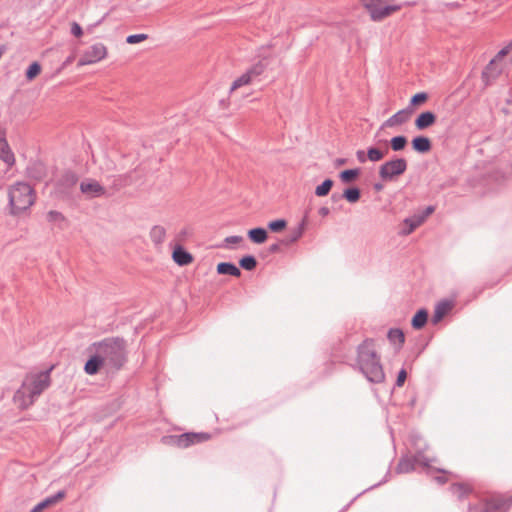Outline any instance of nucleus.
Masks as SVG:
<instances>
[{
    "label": "nucleus",
    "mask_w": 512,
    "mask_h": 512,
    "mask_svg": "<svg viewBox=\"0 0 512 512\" xmlns=\"http://www.w3.org/2000/svg\"><path fill=\"white\" fill-rule=\"evenodd\" d=\"M80 190L89 198L100 197L106 192L105 188L95 180L81 182Z\"/></svg>",
    "instance_id": "nucleus-12"
},
{
    "label": "nucleus",
    "mask_w": 512,
    "mask_h": 512,
    "mask_svg": "<svg viewBox=\"0 0 512 512\" xmlns=\"http://www.w3.org/2000/svg\"><path fill=\"white\" fill-rule=\"evenodd\" d=\"M428 320V312L426 309H420L416 312V314L413 316L411 325L414 329L420 330L422 329Z\"/></svg>",
    "instance_id": "nucleus-24"
},
{
    "label": "nucleus",
    "mask_w": 512,
    "mask_h": 512,
    "mask_svg": "<svg viewBox=\"0 0 512 512\" xmlns=\"http://www.w3.org/2000/svg\"><path fill=\"white\" fill-rule=\"evenodd\" d=\"M382 188H383V185H382V184H380V183H376V184L374 185V189H375L376 191H380V190H382Z\"/></svg>",
    "instance_id": "nucleus-53"
},
{
    "label": "nucleus",
    "mask_w": 512,
    "mask_h": 512,
    "mask_svg": "<svg viewBox=\"0 0 512 512\" xmlns=\"http://www.w3.org/2000/svg\"><path fill=\"white\" fill-rule=\"evenodd\" d=\"M107 56V48L102 43H96L87 48L78 60V66L97 63Z\"/></svg>",
    "instance_id": "nucleus-9"
},
{
    "label": "nucleus",
    "mask_w": 512,
    "mask_h": 512,
    "mask_svg": "<svg viewBox=\"0 0 512 512\" xmlns=\"http://www.w3.org/2000/svg\"><path fill=\"white\" fill-rule=\"evenodd\" d=\"M360 175V169H347L339 173V178L342 183L349 184L354 182Z\"/></svg>",
    "instance_id": "nucleus-29"
},
{
    "label": "nucleus",
    "mask_w": 512,
    "mask_h": 512,
    "mask_svg": "<svg viewBox=\"0 0 512 512\" xmlns=\"http://www.w3.org/2000/svg\"><path fill=\"white\" fill-rule=\"evenodd\" d=\"M512 506V496L493 493L469 503L468 512H508Z\"/></svg>",
    "instance_id": "nucleus-5"
},
{
    "label": "nucleus",
    "mask_w": 512,
    "mask_h": 512,
    "mask_svg": "<svg viewBox=\"0 0 512 512\" xmlns=\"http://www.w3.org/2000/svg\"><path fill=\"white\" fill-rule=\"evenodd\" d=\"M417 464H421L425 467H428L429 464L426 459H421V455H415L411 457H403L397 464L396 470L398 473H409L413 471Z\"/></svg>",
    "instance_id": "nucleus-10"
},
{
    "label": "nucleus",
    "mask_w": 512,
    "mask_h": 512,
    "mask_svg": "<svg viewBox=\"0 0 512 512\" xmlns=\"http://www.w3.org/2000/svg\"><path fill=\"white\" fill-rule=\"evenodd\" d=\"M356 157L360 163H365L368 160L367 153H365L363 150H358L356 152Z\"/></svg>",
    "instance_id": "nucleus-47"
},
{
    "label": "nucleus",
    "mask_w": 512,
    "mask_h": 512,
    "mask_svg": "<svg viewBox=\"0 0 512 512\" xmlns=\"http://www.w3.org/2000/svg\"><path fill=\"white\" fill-rule=\"evenodd\" d=\"M355 367L372 383H382L385 380V373L373 339L367 338L358 345Z\"/></svg>",
    "instance_id": "nucleus-2"
},
{
    "label": "nucleus",
    "mask_w": 512,
    "mask_h": 512,
    "mask_svg": "<svg viewBox=\"0 0 512 512\" xmlns=\"http://www.w3.org/2000/svg\"><path fill=\"white\" fill-rule=\"evenodd\" d=\"M217 273L221 275H231L239 277L241 275L240 269L233 263L221 262L217 265Z\"/></svg>",
    "instance_id": "nucleus-22"
},
{
    "label": "nucleus",
    "mask_w": 512,
    "mask_h": 512,
    "mask_svg": "<svg viewBox=\"0 0 512 512\" xmlns=\"http://www.w3.org/2000/svg\"><path fill=\"white\" fill-rule=\"evenodd\" d=\"M66 496V492L64 490L58 491L55 495H52L50 497H47L45 500H43L46 507H49L51 505L56 504L57 502L64 499Z\"/></svg>",
    "instance_id": "nucleus-37"
},
{
    "label": "nucleus",
    "mask_w": 512,
    "mask_h": 512,
    "mask_svg": "<svg viewBox=\"0 0 512 512\" xmlns=\"http://www.w3.org/2000/svg\"><path fill=\"white\" fill-rule=\"evenodd\" d=\"M172 258L180 266L189 265L193 261V256L181 246L174 249Z\"/></svg>",
    "instance_id": "nucleus-17"
},
{
    "label": "nucleus",
    "mask_w": 512,
    "mask_h": 512,
    "mask_svg": "<svg viewBox=\"0 0 512 512\" xmlns=\"http://www.w3.org/2000/svg\"><path fill=\"white\" fill-rule=\"evenodd\" d=\"M90 350H96L106 366L119 370L126 362V342L119 337L105 338L94 343Z\"/></svg>",
    "instance_id": "nucleus-3"
},
{
    "label": "nucleus",
    "mask_w": 512,
    "mask_h": 512,
    "mask_svg": "<svg viewBox=\"0 0 512 512\" xmlns=\"http://www.w3.org/2000/svg\"><path fill=\"white\" fill-rule=\"evenodd\" d=\"M407 161L404 158H394L379 167V176L383 181H393L407 170Z\"/></svg>",
    "instance_id": "nucleus-8"
},
{
    "label": "nucleus",
    "mask_w": 512,
    "mask_h": 512,
    "mask_svg": "<svg viewBox=\"0 0 512 512\" xmlns=\"http://www.w3.org/2000/svg\"><path fill=\"white\" fill-rule=\"evenodd\" d=\"M239 265L241 268L247 270V271H252L256 268L257 266V261H256V258L252 255H246L244 257H242L239 261Z\"/></svg>",
    "instance_id": "nucleus-33"
},
{
    "label": "nucleus",
    "mask_w": 512,
    "mask_h": 512,
    "mask_svg": "<svg viewBox=\"0 0 512 512\" xmlns=\"http://www.w3.org/2000/svg\"><path fill=\"white\" fill-rule=\"evenodd\" d=\"M385 1L386 0H361L373 21H382L401 9V5H388L381 7Z\"/></svg>",
    "instance_id": "nucleus-7"
},
{
    "label": "nucleus",
    "mask_w": 512,
    "mask_h": 512,
    "mask_svg": "<svg viewBox=\"0 0 512 512\" xmlns=\"http://www.w3.org/2000/svg\"><path fill=\"white\" fill-rule=\"evenodd\" d=\"M252 82L253 81L250 79L248 74L245 72L241 76H239L237 79L234 80V82L231 85L230 92H233L242 86L249 85Z\"/></svg>",
    "instance_id": "nucleus-35"
},
{
    "label": "nucleus",
    "mask_w": 512,
    "mask_h": 512,
    "mask_svg": "<svg viewBox=\"0 0 512 512\" xmlns=\"http://www.w3.org/2000/svg\"><path fill=\"white\" fill-rule=\"evenodd\" d=\"M47 220L49 222L62 223L65 222L66 219L62 213L51 210L47 213Z\"/></svg>",
    "instance_id": "nucleus-39"
},
{
    "label": "nucleus",
    "mask_w": 512,
    "mask_h": 512,
    "mask_svg": "<svg viewBox=\"0 0 512 512\" xmlns=\"http://www.w3.org/2000/svg\"><path fill=\"white\" fill-rule=\"evenodd\" d=\"M243 240L241 236H229L225 239V242L228 244H237L240 243Z\"/></svg>",
    "instance_id": "nucleus-46"
},
{
    "label": "nucleus",
    "mask_w": 512,
    "mask_h": 512,
    "mask_svg": "<svg viewBox=\"0 0 512 512\" xmlns=\"http://www.w3.org/2000/svg\"><path fill=\"white\" fill-rule=\"evenodd\" d=\"M333 180L332 179H325L322 184L318 185L315 189V195L318 197H324L329 194L331 191V188L333 187Z\"/></svg>",
    "instance_id": "nucleus-31"
},
{
    "label": "nucleus",
    "mask_w": 512,
    "mask_h": 512,
    "mask_svg": "<svg viewBox=\"0 0 512 512\" xmlns=\"http://www.w3.org/2000/svg\"><path fill=\"white\" fill-rule=\"evenodd\" d=\"M427 99H428L427 93H425V92L417 93L411 98L410 105H412V106L421 105V104L425 103L427 101Z\"/></svg>",
    "instance_id": "nucleus-40"
},
{
    "label": "nucleus",
    "mask_w": 512,
    "mask_h": 512,
    "mask_svg": "<svg viewBox=\"0 0 512 512\" xmlns=\"http://www.w3.org/2000/svg\"><path fill=\"white\" fill-rule=\"evenodd\" d=\"M210 439L211 435L206 432H187L179 435L163 436L161 438V442L168 446L185 449L192 445L206 442Z\"/></svg>",
    "instance_id": "nucleus-6"
},
{
    "label": "nucleus",
    "mask_w": 512,
    "mask_h": 512,
    "mask_svg": "<svg viewBox=\"0 0 512 512\" xmlns=\"http://www.w3.org/2000/svg\"><path fill=\"white\" fill-rule=\"evenodd\" d=\"M248 238L256 244L264 243L268 238V233L264 228L258 227L248 231Z\"/></svg>",
    "instance_id": "nucleus-23"
},
{
    "label": "nucleus",
    "mask_w": 512,
    "mask_h": 512,
    "mask_svg": "<svg viewBox=\"0 0 512 512\" xmlns=\"http://www.w3.org/2000/svg\"><path fill=\"white\" fill-rule=\"evenodd\" d=\"M507 53H508V48H503L502 50H500L497 53L496 57L490 61V63L486 67L485 71L483 72V75H487L492 70L496 60L503 58Z\"/></svg>",
    "instance_id": "nucleus-41"
},
{
    "label": "nucleus",
    "mask_w": 512,
    "mask_h": 512,
    "mask_svg": "<svg viewBox=\"0 0 512 512\" xmlns=\"http://www.w3.org/2000/svg\"><path fill=\"white\" fill-rule=\"evenodd\" d=\"M318 213H319V215H320V216H322V217H326V216H328V215H329V213H330V209H329L328 207H326V206H323V207H321V208L318 210Z\"/></svg>",
    "instance_id": "nucleus-48"
},
{
    "label": "nucleus",
    "mask_w": 512,
    "mask_h": 512,
    "mask_svg": "<svg viewBox=\"0 0 512 512\" xmlns=\"http://www.w3.org/2000/svg\"><path fill=\"white\" fill-rule=\"evenodd\" d=\"M267 64L263 60L258 61L254 65H252L246 73L250 77L252 81L260 77L266 70Z\"/></svg>",
    "instance_id": "nucleus-26"
},
{
    "label": "nucleus",
    "mask_w": 512,
    "mask_h": 512,
    "mask_svg": "<svg viewBox=\"0 0 512 512\" xmlns=\"http://www.w3.org/2000/svg\"><path fill=\"white\" fill-rule=\"evenodd\" d=\"M28 174L31 178L41 181L46 176V170L43 164L34 163L28 168Z\"/></svg>",
    "instance_id": "nucleus-27"
},
{
    "label": "nucleus",
    "mask_w": 512,
    "mask_h": 512,
    "mask_svg": "<svg viewBox=\"0 0 512 512\" xmlns=\"http://www.w3.org/2000/svg\"><path fill=\"white\" fill-rule=\"evenodd\" d=\"M0 159L3 160L9 166L15 163V157L11 151L7 140L4 137H0Z\"/></svg>",
    "instance_id": "nucleus-20"
},
{
    "label": "nucleus",
    "mask_w": 512,
    "mask_h": 512,
    "mask_svg": "<svg viewBox=\"0 0 512 512\" xmlns=\"http://www.w3.org/2000/svg\"><path fill=\"white\" fill-rule=\"evenodd\" d=\"M342 197L349 203H356L361 198V191L358 187H349L344 190Z\"/></svg>",
    "instance_id": "nucleus-30"
},
{
    "label": "nucleus",
    "mask_w": 512,
    "mask_h": 512,
    "mask_svg": "<svg viewBox=\"0 0 512 512\" xmlns=\"http://www.w3.org/2000/svg\"><path fill=\"white\" fill-rule=\"evenodd\" d=\"M308 223V213L306 212L298 226L290 231V233L281 239V243L284 246H290L291 244L297 242L304 234Z\"/></svg>",
    "instance_id": "nucleus-11"
},
{
    "label": "nucleus",
    "mask_w": 512,
    "mask_h": 512,
    "mask_svg": "<svg viewBox=\"0 0 512 512\" xmlns=\"http://www.w3.org/2000/svg\"><path fill=\"white\" fill-rule=\"evenodd\" d=\"M346 160L345 159H337L336 163L337 165H343L345 164Z\"/></svg>",
    "instance_id": "nucleus-54"
},
{
    "label": "nucleus",
    "mask_w": 512,
    "mask_h": 512,
    "mask_svg": "<svg viewBox=\"0 0 512 512\" xmlns=\"http://www.w3.org/2000/svg\"><path fill=\"white\" fill-rule=\"evenodd\" d=\"M407 145V138L405 136H395L390 140L391 149L395 152L403 150Z\"/></svg>",
    "instance_id": "nucleus-34"
},
{
    "label": "nucleus",
    "mask_w": 512,
    "mask_h": 512,
    "mask_svg": "<svg viewBox=\"0 0 512 512\" xmlns=\"http://www.w3.org/2000/svg\"><path fill=\"white\" fill-rule=\"evenodd\" d=\"M166 237V230L163 226L155 225L150 230V238L155 245H161Z\"/></svg>",
    "instance_id": "nucleus-25"
},
{
    "label": "nucleus",
    "mask_w": 512,
    "mask_h": 512,
    "mask_svg": "<svg viewBox=\"0 0 512 512\" xmlns=\"http://www.w3.org/2000/svg\"><path fill=\"white\" fill-rule=\"evenodd\" d=\"M433 211H434V208L432 206L427 207L426 213L424 216L426 217L427 215L431 214Z\"/></svg>",
    "instance_id": "nucleus-52"
},
{
    "label": "nucleus",
    "mask_w": 512,
    "mask_h": 512,
    "mask_svg": "<svg viewBox=\"0 0 512 512\" xmlns=\"http://www.w3.org/2000/svg\"><path fill=\"white\" fill-rule=\"evenodd\" d=\"M435 479H436V481H437L438 483H440V484H444V483H446V482H447V480H448V479H447V477H446V476H444V475H443V476H437Z\"/></svg>",
    "instance_id": "nucleus-50"
},
{
    "label": "nucleus",
    "mask_w": 512,
    "mask_h": 512,
    "mask_svg": "<svg viewBox=\"0 0 512 512\" xmlns=\"http://www.w3.org/2000/svg\"><path fill=\"white\" fill-rule=\"evenodd\" d=\"M47 508L44 502L38 503L30 512H41L43 509Z\"/></svg>",
    "instance_id": "nucleus-49"
},
{
    "label": "nucleus",
    "mask_w": 512,
    "mask_h": 512,
    "mask_svg": "<svg viewBox=\"0 0 512 512\" xmlns=\"http://www.w3.org/2000/svg\"><path fill=\"white\" fill-rule=\"evenodd\" d=\"M71 178H72L73 182H76L77 178H76V176L74 174H71Z\"/></svg>",
    "instance_id": "nucleus-55"
},
{
    "label": "nucleus",
    "mask_w": 512,
    "mask_h": 512,
    "mask_svg": "<svg viewBox=\"0 0 512 512\" xmlns=\"http://www.w3.org/2000/svg\"><path fill=\"white\" fill-rule=\"evenodd\" d=\"M9 205L12 215H19L35 202L34 189L27 183L17 182L9 188Z\"/></svg>",
    "instance_id": "nucleus-4"
},
{
    "label": "nucleus",
    "mask_w": 512,
    "mask_h": 512,
    "mask_svg": "<svg viewBox=\"0 0 512 512\" xmlns=\"http://www.w3.org/2000/svg\"><path fill=\"white\" fill-rule=\"evenodd\" d=\"M147 38H148L147 34H133V35H129L126 38V42L128 44H136V43H140V42L146 40Z\"/></svg>",
    "instance_id": "nucleus-42"
},
{
    "label": "nucleus",
    "mask_w": 512,
    "mask_h": 512,
    "mask_svg": "<svg viewBox=\"0 0 512 512\" xmlns=\"http://www.w3.org/2000/svg\"><path fill=\"white\" fill-rule=\"evenodd\" d=\"M412 148L418 153H428L432 149L431 140L426 136H417L413 138Z\"/></svg>",
    "instance_id": "nucleus-18"
},
{
    "label": "nucleus",
    "mask_w": 512,
    "mask_h": 512,
    "mask_svg": "<svg viewBox=\"0 0 512 512\" xmlns=\"http://www.w3.org/2000/svg\"><path fill=\"white\" fill-rule=\"evenodd\" d=\"M105 365L99 353L94 350V354L87 360L84 366V371L88 375L97 374L100 369Z\"/></svg>",
    "instance_id": "nucleus-14"
},
{
    "label": "nucleus",
    "mask_w": 512,
    "mask_h": 512,
    "mask_svg": "<svg viewBox=\"0 0 512 512\" xmlns=\"http://www.w3.org/2000/svg\"><path fill=\"white\" fill-rule=\"evenodd\" d=\"M387 338L392 344H399V347L405 342V335L401 329L391 328L387 333Z\"/></svg>",
    "instance_id": "nucleus-28"
},
{
    "label": "nucleus",
    "mask_w": 512,
    "mask_h": 512,
    "mask_svg": "<svg viewBox=\"0 0 512 512\" xmlns=\"http://www.w3.org/2000/svg\"><path fill=\"white\" fill-rule=\"evenodd\" d=\"M41 72V65L38 62H33L26 70V79L32 81Z\"/></svg>",
    "instance_id": "nucleus-36"
},
{
    "label": "nucleus",
    "mask_w": 512,
    "mask_h": 512,
    "mask_svg": "<svg viewBox=\"0 0 512 512\" xmlns=\"http://www.w3.org/2000/svg\"><path fill=\"white\" fill-rule=\"evenodd\" d=\"M411 113L412 110L410 108L398 111L382 124V128L394 127L406 123L409 120Z\"/></svg>",
    "instance_id": "nucleus-13"
},
{
    "label": "nucleus",
    "mask_w": 512,
    "mask_h": 512,
    "mask_svg": "<svg viewBox=\"0 0 512 512\" xmlns=\"http://www.w3.org/2000/svg\"><path fill=\"white\" fill-rule=\"evenodd\" d=\"M388 152V148H385V151H381L378 148L370 147L367 150V158L372 162L380 161L384 158L385 154Z\"/></svg>",
    "instance_id": "nucleus-32"
},
{
    "label": "nucleus",
    "mask_w": 512,
    "mask_h": 512,
    "mask_svg": "<svg viewBox=\"0 0 512 512\" xmlns=\"http://www.w3.org/2000/svg\"><path fill=\"white\" fill-rule=\"evenodd\" d=\"M341 198H343V197H342V195L337 194V193H333V194L331 195V200H332L333 202H338Z\"/></svg>",
    "instance_id": "nucleus-51"
},
{
    "label": "nucleus",
    "mask_w": 512,
    "mask_h": 512,
    "mask_svg": "<svg viewBox=\"0 0 512 512\" xmlns=\"http://www.w3.org/2000/svg\"><path fill=\"white\" fill-rule=\"evenodd\" d=\"M451 309L452 303L450 301L444 300L439 302L435 307L434 314L432 316V322L437 324Z\"/></svg>",
    "instance_id": "nucleus-21"
},
{
    "label": "nucleus",
    "mask_w": 512,
    "mask_h": 512,
    "mask_svg": "<svg viewBox=\"0 0 512 512\" xmlns=\"http://www.w3.org/2000/svg\"><path fill=\"white\" fill-rule=\"evenodd\" d=\"M407 378V372L405 369H401L398 373L397 379H396V386L401 387L404 385L405 380Z\"/></svg>",
    "instance_id": "nucleus-43"
},
{
    "label": "nucleus",
    "mask_w": 512,
    "mask_h": 512,
    "mask_svg": "<svg viewBox=\"0 0 512 512\" xmlns=\"http://www.w3.org/2000/svg\"><path fill=\"white\" fill-rule=\"evenodd\" d=\"M499 281H500V280H498V281L496 282V284H497V283H499ZM494 285H495V283H494V284L489 285L488 287H489V288H492Z\"/></svg>",
    "instance_id": "nucleus-56"
},
{
    "label": "nucleus",
    "mask_w": 512,
    "mask_h": 512,
    "mask_svg": "<svg viewBox=\"0 0 512 512\" xmlns=\"http://www.w3.org/2000/svg\"><path fill=\"white\" fill-rule=\"evenodd\" d=\"M53 366L46 371L27 374L20 388L13 396L14 403L22 410L30 407L35 400L51 384L50 372Z\"/></svg>",
    "instance_id": "nucleus-1"
},
{
    "label": "nucleus",
    "mask_w": 512,
    "mask_h": 512,
    "mask_svg": "<svg viewBox=\"0 0 512 512\" xmlns=\"http://www.w3.org/2000/svg\"><path fill=\"white\" fill-rule=\"evenodd\" d=\"M425 220V216H414L406 218L403 221V229L401 230L402 235L411 234L417 227H419Z\"/></svg>",
    "instance_id": "nucleus-19"
},
{
    "label": "nucleus",
    "mask_w": 512,
    "mask_h": 512,
    "mask_svg": "<svg viewBox=\"0 0 512 512\" xmlns=\"http://www.w3.org/2000/svg\"><path fill=\"white\" fill-rule=\"evenodd\" d=\"M281 245H283V244L281 243V240H280L278 243L271 244L269 246L268 250L271 254L278 253L281 251Z\"/></svg>",
    "instance_id": "nucleus-45"
},
{
    "label": "nucleus",
    "mask_w": 512,
    "mask_h": 512,
    "mask_svg": "<svg viewBox=\"0 0 512 512\" xmlns=\"http://www.w3.org/2000/svg\"><path fill=\"white\" fill-rule=\"evenodd\" d=\"M449 490L451 494L455 496L458 500H463L473 492V487L469 483L459 482L453 483L450 486Z\"/></svg>",
    "instance_id": "nucleus-15"
},
{
    "label": "nucleus",
    "mask_w": 512,
    "mask_h": 512,
    "mask_svg": "<svg viewBox=\"0 0 512 512\" xmlns=\"http://www.w3.org/2000/svg\"><path fill=\"white\" fill-rule=\"evenodd\" d=\"M71 33L75 37H80L83 34L81 26L78 23L73 22L72 25H71Z\"/></svg>",
    "instance_id": "nucleus-44"
},
{
    "label": "nucleus",
    "mask_w": 512,
    "mask_h": 512,
    "mask_svg": "<svg viewBox=\"0 0 512 512\" xmlns=\"http://www.w3.org/2000/svg\"><path fill=\"white\" fill-rule=\"evenodd\" d=\"M287 226V221L285 219H277L268 223V228L272 232H281Z\"/></svg>",
    "instance_id": "nucleus-38"
},
{
    "label": "nucleus",
    "mask_w": 512,
    "mask_h": 512,
    "mask_svg": "<svg viewBox=\"0 0 512 512\" xmlns=\"http://www.w3.org/2000/svg\"><path fill=\"white\" fill-rule=\"evenodd\" d=\"M436 115L431 111L421 113L415 120V126L418 130H424L436 122Z\"/></svg>",
    "instance_id": "nucleus-16"
}]
</instances>
